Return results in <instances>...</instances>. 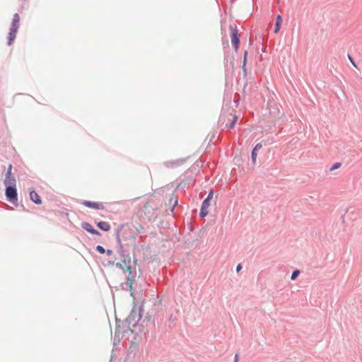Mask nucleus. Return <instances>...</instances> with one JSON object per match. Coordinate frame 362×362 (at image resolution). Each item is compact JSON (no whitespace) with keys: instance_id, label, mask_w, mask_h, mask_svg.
Instances as JSON below:
<instances>
[{"instance_id":"1","label":"nucleus","mask_w":362,"mask_h":362,"mask_svg":"<svg viewBox=\"0 0 362 362\" xmlns=\"http://www.w3.org/2000/svg\"><path fill=\"white\" fill-rule=\"evenodd\" d=\"M141 307L134 306L128 317L122 322V329L121 330L119 325L116 326L115 330V336L119 335L121 332L122 333L128 332V331L131 330V327H135L141 318Z\"/></svg>"},{"instance_id":"2","label":"nucleus","mask_w":362,"mask_h":362,"mask_svg":"<svg viewBox=\"0 0 362 362\" xmlns=\"http://www.w3.org/2000/svg\"><path fill=\"white\" fill-rule=\"evenodd\" d=\"M125 229L127 231L128 230V228L124 225H119L115 230V239L118 248V253L120 255L122 263L125 265L126 268L127 266H131V257L129 254L126 253L124 250L123 245L122 243V239H120L119 230L121 229Z\"/></svg>"},{"instance_id":"3","label":"nucleus","mask_w":362,"mask_h":362,"mask_svg":"<svg viewBox=\"0 0 362 362\" xmlns=\"http://www.w3.org/2000/svg\"><path fill=\"white\" fill-rule=\"evenodd\" d=\"M126 272L128 273L126 277V281L120 284V287L124 291H131L132 288L133 284L136 281V268L132 266H127L126 268Z\"/></svg>"},{"instance_id":"4","label":"nucleus","mask_w":362,"mask_h":362,"mask_svg":"<svg viewBox=\"0 0 362 362\" xmlns=\"http://www.w3.org/2000/svg\"><path fill=\"white\" fill-rule=\"evenodd\" d=\"M6 187L5 189V195L6 197V199L14 204L15 206H17L18 203V192H17V188H16V182H12V184L8 183L4 184Z\"/></svg>"},{"instance_id":"5","label":"nucleus","mask_w":362,"mask_h":362,"mask_svg":"<svg viewBox=\"0 0 362 362\" xmlns=\"http://www.w3.org/2000/svg\"><path fill=\"white\" fill-rule=\"evenodd\" d=\"M20 27V16L18 13H15L13 17L10 30L8 34V45H11L16 37L18 30Z\"/></svg>"},{"instance_id":"6","label":"nucleus","mask_w":362,"mask_h":362,"mask_svg":"<svg viewBox=\"0 0 362 362\" xmlns=\"http://www.w3.org/2000/svg\"><path fill=\"white\" fill-rule=\"evenodd\" d=\"M231 43L235 52H238L240 45V38L237 28L230 25Z\"/></svg>"},{"instance_id":"7","label":"nucleus","mask_w":362,"mask_h":362,"mask_svg":"<svg viewBox=\"0 0 362 362\" xmlns=\"http://www.w3.org/2000/svg\"><path fill=\"white\" fill-rule=\"evenodd\" d=\"M82 204L88 208H93L98 210H103L105 209V206L102 202H94L85 200L82 202Z\"/></svg>"},{"instance_id":"8","label":"nucleus","mask_w":362,"mask_h":362,"mask_svg":"<svg viewBox=\"0 0 362 362\" xmlns=\"http://www.w3.org/2000/svg\"><path fill=\"white\" fill-rule=\"evenodd\" d=\"M12 170V165L9 164L6 173V177L4 181V184H8L10 183L12 184V182H16V178L14 176L12 175L11 173Z\"/></svg>"},{"instance_id":"9","label":"nucleus","mask_w":362,"mask_h":362,"mask_svg":"<svg viewBox=\"0 0 362 362\" xmlns=\"http://www.w3.org/2000/svg\"><path fill=\"white\" fill-rule=\"evenodd\" d=\"M81 228L84 230H86V231H88V233H91V234H93V235H99L100 236L101 235V233L96 229H95L88 222H82L81 223Z\"/></svg>"},{"instance_id":"10","label":"nucleus","mask_w":362,"mask_h":362,"mask_svg":"<svg viewBox=\"0 0 362 362\" xmlns=\"http://www.w3.org/2000/svg\"><path fill=\"white\" fill-rule=\"evenodd\" d=\"M124 226L128 228V230L127 231L125 229L122 228L119 230L120 238L122 237L123 240H127L133 237L132 230L128 224H123Z\"/></svg>"},{"instance_id":"11","label":"nucleus","mask_w":362,"mask_h":362,"mask_svg":"<svg viewBox=\"0 0 362 362\" xmlns=\"http://www.w3.org/2000/svg\"><path fill=\"white\" fill-rule=\"evenodd\" d=\"M30 199L36 204H40L42 203L40 195L35 190L30 192Z\"/></svg>"},{"instance_id":"12","label":"nucleus","mask_w":362,"mask_h":362,"mask_svg":"<svg viewBox=\"0 0 362 362\" xmlns=\"http://www.w3.org/2000/svg\"><path fill=\"white\" fill-rule=\"evenodd\" d=\"M97 226L103 231H109L110 230V225L106 221L96 222Z\"/></svg>"},{"instance_id":"13","label":"nucleus","mask_w":362,"mask_h":362,"mask_svg":"<svg viewBox=\"0 0 362 362\" xmlns=\"http://www.w3.org/2000/svg\"><path fill=\"white\" fill-rule=\"evenodd\" d=\"M181 164H182V162L180 160L166 161L164 163V165L165 167L171 168L179 166Z\"/></svg>"},{"instance_id":"14","label":"nucleus","mask_w":362,"mask_h":362,"mask_svg":"<svg viewBox=\"0 0 362 362\" xmlns=\"http://www.w3.org/2000/svg\"><path fill=\"white\" fill-rule=\"evenodd\" d=\"M281 23H282V17L281 15H278L276 16V23H275V28H274L275 33H277L279 31Z\"/></svg>"},{"instance_id":"15","label":"nucleus","mask_w":362,"mask_h":362,"mask_svg":"<svg viewBox=\"0 0 362 362\" xmlns=\"http://www.w3.org/2000/svg\"><path fill=\"white\" fill-rule=\"evenodd\" d=\"M238 121V117L236 115L233 116V119L229 124H226V127H228V129H231L234 127L235 124Z\"/></svg>"},{"instance_id":"16","label":"nucleus","mask_w":362,"mask_h":362,"mask_svg":"<svg viewBox=\"0 0 362 362\" xmlns=\"http://www.w3.org/2000/svg\"><path fill=\"white\" fill-rule=\"evenodd\" d=\"M257 156V151L252 149V153H251V158H252V162L253 164H255V163H256Z\"/></svg>"},{"instance_id":"17","label":"nucleus","mask_w":362,"mask_h":362,"mask_svg":"<svg viewBox=\"0 0 362 362\" xmlns=\"http://www.w3.org/2000/svg\"><path fill=\"white\" fill-rule=\"evenodd\" d=\"M299 274L300 271L298 269L293 270L291 276V279L295 280L299 276Z\"/></svg>"},{"instance_id":"18","label":"nucleus","mask_w":362,"mask_h":362,"mask_svg":"<svg viewBox=\"0 0 362 362\" xmlns=\"http://www.w3.org/2000/svg\"><path fill=\"white\" fill-rule=\"evenodd\" d=\"M208 214V211L206 209L202 208L200 209L199 216L201 218L205 217Z\"/></svg>"},{"instance_id":"19","label":"nucleus","mask_w":362,"mask_h":362,"mask_svg":"<svg viewBox=\"0 0 362 362\" xmlns=\"http://www.w3.org/2000/svg\"><path fill=\"white\" fill-rule=\"evenodd\" d=\"M210 204V201L209 199H205L202 204L201 207L204 209H208L209 206Z\"/></svg>"},{"instance_id":"20","label":"nucleus","mask_w":362,"mask_h":362,"mask_svg":"<svg viewBox=\"0 0 362 362\" xmlns=\"http://www.w3.org/2000/svg\"><path fill=\"white\" fill-rule=\"evenodd\" d=\"M95 249L100 254L105 253V249L103 246H101L100 245H97Z\"/></svg>"},{"instance_id":"21","label":"nucleus","mask_w":362,"mask_h":362,"mask_svg":"<svg viewBox=\"0 0 362 362\" xmlns=\"http://www.w3.org/2000/svg\"><path fill=\"white\" fill-rule=\"evenodd\" d=\"M116 267L123 271L124 273H126V267L124 264H122L120 262H117L116 264Z\"/></svg>"},{"instance_id":"22","label":"nucleus","mask_w":362,"mask_h":362,"mask_svg":"<svg viewBox=\"0 0 362 362\" xmlns=\"http://www.w3.org/2000/svg\"><path fill=\"white\" fill-rule=\"evenodd\" d=\"M177 204H178V199H177V197H176L174 199L173 205L171 206V209H170L171 212L174 211L175 207L177 205Z\"/></svg>"},{"instance_id":"23","label":"nucleus","mask_w":362,"mask_h":362,"mask_svg":"<svg viewBox=\"0 0 362 362\" xmlns=\"http://www.w3.org/2000/svg\"><path fill=\"white\" fill-rule=\"evenodd\" d=\"M341 166V163H335L331 168H330V171H332V170H334L336 169H338L339 168H340Z\"/></svg>"},{"instance_id":"24","label":"nucleus","mask_w":362,"mask_h":362,"mask_svg":"<svg viewBox=\"0 0 362 362\" xmlns=\"http://www.w3.org/2000/svg\"><path fill=\"white\" fill-rule=\"evenodd\" d=\"M213 196H214V190L211 189L209 194H208V196L206 197V199H209V201H211V199L213 198Z\"/></svg>"},{"instance_id":"25","label":"nucleus","mask_w":362,"mask_h":362,"mask_svg":"<svg viewBox=\"0 0 362 362\" xmlns=\"http://www.w3.org/2000/svg\"><path fill=\"white\" fill-rule=\"evenodd\" d=\"M262 144H261V143H258V144H257L255 146V147L253 148V149H254L255 151H257L258 150H259L260 148H262Z\"/></svg>"},{"instance_id":"26","label":"nucleus","mask_w":362,"mask_h":362,"mask_svg":"<svg viewBox=\"0 0 362 362\" xmlns=\"http://www.w3.org/2000/svg\"><path fill=\"white\" fill-rule=\"evenodd\" d=\"M348 58H349L350 62L352 64V65L354 66L355 67H356V64L354 59L352 58V57L351 55L348 54Z\"/></svg>"},{"instance_id":"27","label":"nucleus","mask_w":362,"mask_h":362,"mask_svg":"<svg viewBox=\"0 0 362 362\" xmlns=\"http://www.w3.org/2000/svg\"><path fill=\"white\" fill-rule=\"evenodd\" d=\"M247 54H248L247 51V50H245V51L244 52V54H243V62H245V63H247Z\"/></svg>"},{"instance_id":"28","label":"nucleus","mask_w":362,"mask_h":362,"mask_svg":"<svg viewBox=\"0 0 362 362\" xmlns=\"http://www.w3.org/2000/svg\"><path fill=\"white\" fill-rule=\"evenodd\" d=\"M105 253L107 254V255L110 256L112 255L113 252L111 250H105Z\"/></svg>"},{"instance_id":"29","label":"nucleus","mask_w":362,"mask_h":362,"mask_svg":"<svg viewBox=\"0 0 362 362\" xmlns=\"http://www.w3.org/2000/svg\"><path fill=\"white\" fill-rule=\"evenodd\" d=\"M242 269V265L241 264H238L236 267V271L237 272H239Z\"/></svg>"},{"instance_id":"30","label":"nucleus","mask_w":362,"mask_h":362,"mask_svg":"<svg viewBox=\"0 0 362 362\" xmlns=\"http://www.w3.org/2000/svg\"><path fill=\"white\" fill-rule=\"evenodd\" d=\"M246 64H247V63H245V62H243V64L241 66L242 70L247 69L246 68Z\"/></svg>"},{"instance_id":"31","label":"nucleus","mask_w":362,"mask_h":362,"mask_svg":"<svg viewBox=\"0 0 362 362\" xmlns=\"http://www.w3.org/2000/svg\"><path fill=\"white\" fill-rule=\"evenodd\" d=\"M233 362H238V354H236L235 355L234 361Z\"/></svg>"},{"instance_id":"32","label":"nucleus","mask_w":362,"mask_h":362,"mask_svg":"<svg viewBox=\"0 0 362 362\" xmlns=\"http://www.w3.org/2000/svg\"><path fill=\"white\" fill-rule=\"evenodd\" d=\"M243 76H244L245 77H246V76H247V69H243Z\"/></svg>"},{"instance_id":"33","label":"nucleus","mask_w":362,"mask_h":362,"mask_svg":"<svg viewBox=\"0 0 362 362\" xmlns=\"http://www.w3.org/2000/svg\"><path fill=\"white\" fill-rule=\"evenodd\" d=\"M173 194H172V197H171V198L169 200V204H171V203H172V202L173 200Z\"/></svg>"}]
</instances>
